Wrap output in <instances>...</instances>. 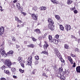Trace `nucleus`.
Returning <instances> with one entry per match:
<instances>
[{
	"label": "nucleus",
	"instance_id": "56",
	"mask_svg": "<svg viewBox=\"0 0 80 80\" xmlns=\"http://www.w3.org/2000/svg\"><path fill=\"white\" fill-rule=\"evenodd\" d=\"M38 39L39 40H41L42 39V38L41 36L40 37H39L38 38Z\"/></svg>",
	"mask_w": 80,
	"mask_h": 80
},
{
	"label": "nucleus",
	"instance_id": "41",
	"mask_svg": "<svg viewBox=\"0 0 80 80\" xmlns=\"http://www.w3.org/2000/svg\"><path fill=\"white\" fill-rule=\"evenodd\" d=\"M16 6L17 7H20V3L19 2H18V3H16Z\"/></svg>",
	"mask_w": 80,
	"mask_h": 80
},
{
	"label": "nucleus",
	"instance_id": "17",
	"mask_svg": "<svg viewBox=\"0 0 80 80\" xmlns=\"http://www.w3.org/2000/svg\"><path fill=\"white\" fill-rule=\"evenodd\" d=\"M41 53H43L44 54H45L46 55H47V56H48V52L46 51H42Z\"/></svg>",
	"mask_w": 80,
	"mask_h": 80
},
{
	"label": "nucleus",
	"instance_id": "35",
	"mask_svg": "<svg viewBox=\"0 0 80 80\" xmlns=\"http://www.w3.org/2000/svg\"><path fill=\"white\" fill-rule=\"evenodd\" d=\"M35 60H39V56L38 55H36L35 57Z\"/></svg>",
	"mask_w": 80,
	"mask_h": 80
},
{
	"label": "nucleus",
	"instance_id": "27",
	"mask_svg": "<svg viewBox=\"0 0 80 80\" xmlns=\"http://www.w3.org/2000/svg\"><path fill=\"white\" fill-rule=\"evenodd\" d=\"M72 2V1L71 0H68V2H67V4L68 5H70V4H71Z\"/></svg>",
	"mask_w": 80,
	"mask_h": 80
},
{
	"label": "nucleus",
	"instance_id": "23",
	"mask_svg": "<svg viewBox=\"0 0 80 80\" xmlns=\"http://www.w3.org/2000/svg\"><path fill=\"white\" fill-rule=\"evenodd\" d=\"M52 38V36L51 35H49L48 39H49V41H50V42H51V41H52V40H53Z\"/></svg>",
	"mask_w": 80,
	"mask_h": 80
},
{
	"label": "nucleus",
	"instance_id": "18",
	"mask_svg": "<svg viewBox=\"0 0 80 80\" xmlns=\"http://www.w3.org/2000/svg\"><path fill=\"white\" fill-rule=\"evenodd\" d=\"M76 69L77 72H78V73H80V66L77 67Z\"/></svg>",
	"mask_w": 80,
	"mask_h": 80
},
{
	"label": "nucleus",
	"instance_id": "57",
	"mask_svg": "<svg viewBox=\"0 0 80 80\" xmlns=\"http://www.w3.org/2000/svg\"><path fill=\"white\" fill-rule=\"evenodd\" d=\"M20 46L19 45H16V48H19Z\"/></svg>",
	"mask_w": 80,
	"mask_h": 80
},
{
	"label": "nucleus",
	"instance_id": "59",
	"mask_svg": "<svg viewBox=\"0 0 80 80\" xmlns=\"http://www.w3.org/2000/svg\"><path fill=\"white\" fill-rule=\"evenodd\" d=\"M15 20H19V19L17 17H16L15 18Z\"/></svg>",
	"mask_w": 80,
	"mask_h": 80
},
{
	"label": "nucleus",
	"instance_id": "12",
	"mask_svg": "<svg viewBox=\"0 0 80 80\" xmlns=\"http://www.w3.org/2000/svg\"><path fill=\"white\" fill-rule=\"evenodd\" d=\"M34 32H36L37 33L40 34L41 33V31H40V29L38 28L34 30Z\"/></svg>",
	"mask_w": 80,
	"mask_h": 80
},
{
	"label": "nucleus",
	"instance_id": "25",
	"mask_svg": "<svg viewBox=\"0 0 80 80\" xmlns=\"http://www.w3.org/2000/svg\"><path fill=\"white\" fill-rule=\"evenodd\" d=\"M48 47V45H46V44H44L43 47L44 50H47Z\"/></svg>",
	"mask_w": 80,
	"mask_h": 80
},
{
	"label": "nucleus",
	"instance_id": "2",
	"mask_svg": "<svg viewBox=\"0 0 80 80\" xmlns=\"http://www.w3.org/2000/svg\"><path fill=\"white\" fill-rule=\"evenodd\" d=\"M5 63L6 64V65L7 66H8V67H10V66L12 65V62H11V61L10 60L8 59H7L5 62Z\"/></svg>",
	"mask_w": 80,
	"mask_h": 80
},
{
	"label": "nucleus",
	"instance_id": "20",
	"mask_svg": "<svg viewBox=\"0 0 80 80\" xmlns=\"http://www.w3.org/2000/svg\"><path fill=\"white\" fill-rule=\"evenodd\" d=\"M20 63L21 67H22V68H25V64H24L25 62L22 61V62H20Z\"/></svg>",
	"mask_w": 80,
	"mask_h": 80
},
{
	"label": "nucleus",
	"instance_id": "10",
	"mask_svg": "<svg viewBox=\"0 0 80 80\" xmlns=\"http://www.w3.org/2000/svg\"><path fill=\"white\" fill-rule=\"evenodd\" d=\"M32 17L33 20H37V18H38V17L37 16L34 14H32Z\"/></svg>",
	"mask_w": 80,
	"mask_h": 80
},
{
	"label": "nucleus",
	"instance_id": "44",
	"mask_svg": "<svg viewBox=\"0 0 80 80\" xmlns=\"http://www.w3.org/2000/svg\"><path fill=\"white\" fill-rule=\"evenodd\" d=\"M37 7L36 6L34 8H33V10H34L35 12L37 10Z\"/></svg>",
	"mask_w": 80,
	"mask_h": 80
},
{
	"label": "nucleus",
	"instance_id": "33",
	"mask_svg": "<svg viewBox=\"0 0 80 80\" xmlns=\"http://www.w3.org/2000/svg\"><path fill=\"white\" fill-rule=\"evenodd\" d=\"M42 76H43L44 77H46V78H48V76L47 75V74H46V73H42Z\"/></svg>",
	"mask_w": 80,
	"mask_h": 80
},
{
	"label": "nucleus",
	"instance_id": "29",
	"mask_svg": "<svg viewBox=\"0 0 80 80\" xmlns=\"http://www.w3.org/2000/svg\"><path fill=\"white\" fill-rule=\"evenodd\" d=\"M59 60L61 61L62 63H64L65 62V60H64L62 57L61 58H59Z\"/></svg>",
	"mask_w": 80,
	"mask_h": 80
},
{
	"label": "nucleus",
	"instance_id": "46",
	"mask_svg": "<svg viewBox=\"0 0 80 80\" xmlns=\"http://www.w3.org/2000/svg\"><path fill=\"white\" fill-rule=\"evenodd\" d=\"M4 49H5V47H2L0 49V50H1L0 51H2L3 50H4Z\"/></svg>",
	"mask_w": 80,
	"mask_h": 80
},
{
	"label": "nucleus",
	"instance_id": "11",
	"mask_svg": "<svg viewBox=\"0 0 80 80\" xmlns=\"http://www.w3.org/2000/svg\"><path fill=\"white\" fill-rule=\"evenodd\" d=\"M51 42H53L55 44H58V41L57 39H53L52 40Z\"/></svg>",
	"mask_w": 80,
	"mask_h": 80
},
{
	"label": "nucleus",
	"instance_id": "28",
	"mask_svg": "<svg viewBox=\"0 0 80 80\" xmlns=\"http://www.w3.org/2000/svg\"><path fill=\"white\" fill-rule=\"evenodd\" d=\"M48 21L49 23H50V25H52V24H53L54 23V22H53V20H48Z\"/></svg>",
	"mask_w": 80,
	"mask_h": 80
},
{
	"label": "nucleus",
	"instance_id": "51",
	"mask_svg": "<svg viewBox=\"0 0 80 80\" xmlns=\"http://www.w3.org/2000/svg\"><path fill=\"white\" fill-rule=\"evenodd\" d=\"M0 80H7V79L4 78H2L0 79Z\"/></svg>",
	"mask_w": 80,
	"mask_h": 80
},
{
	"label": "nucleus",
	"instance_id": "26",
	"mask_svg": "<svg viewBox=\"0 0 80 80\" xmlns=\"http://www.w3.org/2000/svg\"><path fill=\"white\" fill-rule=\"evenodd\" d=\"M28 47H29L30 48H34V45L33 44H31L29 45H28L27 46Z\"/></svg>",
	"mask_w": 80,
	"mask_h": 80
},
{
	"label": "nucleus",
	"instance_id": "50",
	"mask_svg": "<svg viewBox=\"0 0 80 80\" xmlns=\"http://www.w3.org/2000/svg\"><path fill=\"white\" fill-rule=\"evenodd\" d=\"M74 13L75 14H77L78 13V11L77 10H75L74 11H73Z\"/></svg>",
	"mask_w": 80,
	"mask_h": 80
},
{
	"label": "nucleus",
	"instance_id": "61",
	"mask_svg": "<svg viewBox=\"0 0 80 80\" xmlns=\"http://www.w3.org/2000/svg\"><path fill=\"white\" fill-rule=\"evenodd\" d=\"M18 22L19 23H22V21L21 20H18Z\"/></svg>",
	"mask_w": 80,
	"mask_h": 80
},
{
	"label": "nucleus",
	"instance_id": "22",
	"mask_svg": "<svg viewBox=\"0 0 80 80\" xmlns=\"http://www.w3.org/2000/svg\"><path fill=\"white\" fill-rule=\"evenodd\" d=\"M18 60L19 63H21V62H22V60H23L22 58L21 57H19L18 58Z\"/></svg>",
	"mask_w": 80,
	"mask_h": 80
},
{
	"label": "nucleus",
	"instance_id": "16",
	"mask_svg": "<svg viewBox=\"0 0 80 80\" xmlns=\"http://www.w3.org/2000/svg\"><path fill=\"white\" fill-rule=\"evenodd\" d=\"M58 78H59L61 80H65V77L64 76H60L59 77H58Z\"/></svg>",
	"mask_w": 80,
	"mask_h": 80
},
{
	"label": "nucleus",
	"instance_id": "7",
	"mask_svg": "<svg viewBox=\"0 0 80 80\" xmlns=\"http://www.w3.org/2000/svg\"><path fill=\"white\" fill-rule=\"evenodd\" d=\"M68 59L69 61L71 64H73V59L71 58V57L70 56H68Z\"/></svg>",
	"mask_w": 80,
	"mask_h": 80
},
{
	"label": "nucleus",
	"instance_id": "43",
	"mask_svg": "<svg viewBox=\"0 0 80 80\" xmlns=\"http://www.w3.org/2000/svg\"><path fill=\"white\" fill-rule=\"evenodd\" d=\"M5 69V66H3L1 68V69L2 70H4Z\"/></svg>",
	"mask_w": 80,
	"mask_h": 80
},
{
	"label": "nucleus",
	"instance_id": "19",
	"mask_svg": "<svg viewBox=\"0 0 80 80\" xmlns=\"http://www.w3.org/2000/svg\"><path fill=\"white\" fill-rule=\"evenodd\" d=\"M14 52L13 50H10L8 52H7V54L8 55H13V54Z\"/></svg>",
	"mask_w": 80,
	"mask_h": 80
},
{
	"label": "nucleus",
	"instance_id": "53",
	"mask_svg": "<svg viewBox=\"0 0 80 80\" xmlns=\"http://www.w3.org/2000/svg\"><path fill=\"white\" fill-rule=\"evenodd\" d=\"M4 44H5V43H4V42H3L2 45H0V47H4Z\"/></svg>",
	"mask_w": 80,
	"mask_h": 80
},
{
	"label": "nucleus",
	"instance_id": "8",
	"mask_svg": "<svg viewBox=\"0 0 80 80\" xmlns=\"http://www.w3.org/2000/svg\"><path fill=\"white\" fill-rule=\"evenodd\" d=\"M0 52L1 55H2V57H6V53L5 50L0 51Z\"/></svg>",
	"mask_w": 80,
	"mask_h": 80
},
{
	"label": "nucleus",
	"instance_id": "14",
	"mask_svg": "<svg viewBox=\"0 0 80 80\" xmlns=\"http://www.w3.org/2000/svg\"><path fill=\"white\" fill-rule=\"evenodd\" d=\"M64 47L65 49H67V50H68L70 48L69 47V45L67 44H65L64 45Z\"/></svg>",
	"mask_w": 80,
	"mask_h": 80
},
{
	"label": "nucleus",
	"instance_id": "24",
	"mask_svg": "<svg viewBox=\"0 0 80 80\" xmlns=\"http://www.w3.org/2000/svg\"><path fill=\"white\" fill-rule=\"evenodd\" d=\"M60 29L61 30L64 31V27L63 26V25H60Z\"/></svg>",
	"mask_w": 80,
	"mask_h": 80
},
{
	"label": "nucleus",
	"instance_id": "39",
	"mask_svg": "<svg viewBox=\"0 0 80 80\" xmlns=\"http://www.w3.org/2000/svg\"><path fill=\"white\" fill-rule=\"evenodd\" d=\"M59 72L63 71V68H62V67H60L59 68Z\"/></svg>",
	"mask_w": 80,
	"mask_h": 80
},
{
	"label": "nucleus",
	"instance_id": "52",
	"mask_svg": "<svg viewBox=\"0 0 80 80\" xmlns=\"http://www.w3.org/2000/svg\"><path fill=\"white\" fill-rule=\"evenodd\" d=\"M45 44L44 45H48V46H49V45L48 44V42H47V41H45Z\"/></svg>",
	"mask_w": 80,
	"mask_h": 80
},
{
	"label": "nucleus",
	"instance_id": "32",
	"mask_svg": "<svg viewBox=\"0 0 80 80\" xmlns=\"http://www.w3.org/2000/svg\"><path fill=\"white\" fill-rule=\"evenodd\" d=\"M31 38H32V41L33 42H36V41H37V39H35L34 37L33 36L31 37Z\"/></svg>",
	"mask_w": 80,
	"mask_h": 80
},
{
	"label": "nucleus",
	"instance_id": "4",
	"mask_svg": "<svg viewBox=\"0 0 80 80\" xmlns=\"http://www.w3.org/2000/svg\"><path fill=\"white\" fill-rule=\"evenodd\" d=\"M65 74L64 72L61 71L59 72H56L55 74V76L57 77H60V76H63Z\"/></svg>",
	"mask_w": 80,
	"mask_h": 80
},
{
	"label": "nucleus",
	"instance_id": "5",
	"mask_svg": "<svg viewBox=\"0 0 80 80\" xmlns=\"http://www.w3.org/2000/svg\"><path fill=\"white\" fill-rule=\"evenodd\" d=\"M5 29V28L3 27H1V28L0 27V35H3V33H4V30Z\"/></svg>",
	"mask_w": 80,
	"mask_h": 80
},
{
	"label": "nucleus",
	"instance_id": "13",
	"mask_svg": "<svg viewBox=\"0 0 80 80\" xmlns=\"http://www.w3.org/2000/svg\"><path fill=\"white\" fill-rule=\"evenodd\" d=\"M65 73L66 75V77H68L70 75V70L68 69L67 70H65Z\"/></svg>",
	"mask_w": 80,
	"mask_h": 80
},
{
	"label": "nucleus",
	"instance_id": "34",
	"mask_svg": "<svg viewBox=\"0 0 80 80\" xmlns=\"http://www.w3.org/2000/svg\"><path fill=\"white\" fill-rule=\"evenodd\" d=\"M55 17L57 20H59L60 19V16L58 15H56Z\"/></svg>",
	"mask_w": 80,
	"mask_h": 80
},
{
	"label": "nucleus",
	"instance_id": "62",
	"mask_svg": "<svg viewBox=\"0 0 80 80\" xmlns=\"http://www.w3.org/2000/svg\"><path fill=\"white\" fill-rule=\"evenodd\" d=\"M55 1V0H51V2H52L53 3H54Z\"/></svg>",
	"mask_w": 80,
	"mask_h": 80
},
{
	"label": "nucleus",
	"instance_id": "47",
	"mask_svg": "<svg viewBox=\"0 0 80 80\" xmlns=\"http://www.w3.org/2000/svg\"><path fill=\"white\" fill-rule=\"evenodd\" d=\"M71 38H75V39H77V38L75 37V36L73 35H71Z\"/></svg>",
	"mask_w": 80,
	"mask_h": 80
},
{
	"label": "nucleus",
	"instance_id": "48",
	"mask_svg": "<svg viewBox=\"0 0 80 80\" xmlns=\"http://www.w3.org/2000/svg\"><path fill=\"white\" fill-rule=\"evenodd\" d=\"M58 1L55 0L53 3H54V4H58Z\"/></svg>",
	"mask_w": 80,
	"mask_h": 80
},
{
	"label": "nucleus",
	"instance_id": "31",
	"mask_svg": "<svg viewBox=\"0 0 80 80\" xmlns=\"http://www.w3.org/2000/svg\"><path fill=\"white\" fill-rule=\"evenodd\" d=\"M11 38L12 40V41L13 42H15V41H16V39H15V37H14V36H12Z\"/></svg>",
	"mask_w": 80,
	"mask_h": 80
},
{
	"label": "nucleus",
	"instance_id": "58",
	"mask_svg": "<svg viewBox=\"0 0 80 80\" xmlns=\"http://www.w3.org/2000/svg\"><path fill=\"white\" fill-rule=\"evenodd\" d=\"M13 78H16L17 79V76H15V75H13Z\"/></svg>",
	"mask_w": 80,
	"mask_h": 80
},
{
	"label": "nucleus",
	"instance_id": "21",
	"mask_svg": "<svg viewBox=\"0 0 80 80\" xmlns=\"http://www.w3.org/2000/svg\"><path fill=\"white\" fill-rule=\"evenodd\" d=\"M46 9V7H41L40 8V10H42V11H44V10H45Z\"/></svg>",
	"mask_w": 80,
	"mask_h": 80
},
{
	"label": "nucleus",
	"instance_id": "37",
	"mask_svg": "<svg viewBox=\"0 0 80 80\" xmlns=\"http://www.w3.org/2000/svg\"><path fill=\"white\" fill-rule=\"evenodd\" d=\"M74 50L75 52H79V49H78L77 48H74Z\"/></svg>",
	"mask_w": 80,
	"mask_h": 80
},
{
	"label": "nucleus",
	"instance_id": "49",
	"mask_svg": "<svg viewBox=\"0 0 80 80\" xmlns=\"http://www.w3.org/2000/svg\"><path fill=\"white\" fill-rule=\"evenodd\" d=\"M59 35H58V34H57L56 35L55 37L57 38V39H58V38H59Z\"/></svg>",
	"mask_w": 80,
	"mask_h": 80
},
{
	"label": "nucleus",
	"instance_id": "9",
	"mask_svg": "<svg viewBox=\"0 0 80 80\" xmlns=\"http://www.w3.org/2000/svg\"><path fill=\"white\" fill-rule=\"evenodd\" d=\"M48 28L51 30H54V29H55L54 26L52 24H49L48 26Z\"/></svg>",
	"mask_w": 80,
	"mask_h": 80
},
{
	"label": "nucleus",
	"instance_id": "40",
	"mask_svg": "<svg viewBox=\"0 0 80 80\" xmlns=\"http://www.w3.org/2000/svg\"><path fill=\"white\" fill-rule=\"evenodd\" d=\"M35 72H36V71L35 70H33L32 72L31 73V74L32 75H35Z\"/></svg>",
	"mask_w": 80,
	"mask_h": 80
},
{
	"label": "nucleus",
	"instance_id": "42",
	"mask_svg": "<svg viewBox=\"0 0 80 80\" xmlns=\"http://www.w3.org/2000/svg\"><path fill=\"white\" fill-rule=\"evenodd\" d=\"M70 55L72 57H77L75 55L72 54V53H71L70 54Z\"/></svg>",
	"mask_w": 80,
	"mask_h": 80
},
{
	"label": "nucleus",
	"instance_id": "60",
	"mask_svg": "<svg viewBox=\"0 0 80 80\" xmlns=\"http://www.w3.org/2000/svg\"><path fill=\"white\" fill-rule=\"evenodd\" d=\"M47 35V33H45L44 35V37H46Z\"/></svg>",
	"mask_w": 80,
	"mask_h": 80
},
{
	"label": "nucleus",
	"instance_id": "1",
	"mask_svg": "<svg viewBox=\"0 0 80 80\" xmlns=\"http://www.w3.org/2000/svg\"><path fill=\"white\" fill-rule=\"evenodd\" d=\"M54 52L56 54V55L57 56V57H58L59 59L62 57V56H61V54L60 53V52H59L58 50V49H54Z\"/></svg>",
	"mask_w": 80,
	"mask_h": 80
},
{
	"label": "nucleus",
	"instance_id": "3",
	"mask_svg": "<svg viewBox=\"0 0 80 80\" xmlns=\"http://www.w3.org/2000/svg\"><path fill=\"white\" fill-rule=\"evenodd\" d=\"M27 63L28 65L30 66L32 65V56H30L29 57Z\"/></svg>",
	"mask_w": 80,
	"mask_h": 80
},
{
	"label": "nucleus",
	"instance_id": "54",
	"mask_svg": "<svg viewBox=\"0 0 80 80\" xmlns=\"http://www.w3.org/2000/svg\"><path fill=\"white\" fill-rule=\"evenodd\" d=\"M76 66V64H75V62H74L73 65H72V67L75 68Z\"/></svg>",
	"mask_w": 80,
	"mask_h": 80
},
{
	"label": "nucleus",
	"instance_id": "64",
	"mask_svg": "<svg viewBox=\"0 0 80 80\" xmlns=\"http://www.w3.org/2000/svg\"><path fill=\"white\" fill-rule=\"evenodd\" d=\"M24 44H27V41H24Z\"/></svg>",
	"mask_w": 80,
	"mask_h": 80
},
{
	"label": "nucleus",
	"instance_id": "6",
	"mask_svg": "<svg viewBox=\"0 0 80 80\" xmlns=\"http://www.w3.org/2000/svg\"><path fill=\"white\" fill-rule=\"evenodd\" d=\"M70 28H71V27L68 24H66L65 27V29H66V30H67L68 32V30H70Z\"/></svg>",
	"mask_w": 80,
	"mask_h": 80
},
{
	"label": "nucleus",
	"instance_id": "30",
	"mask_svg": "<svg viewBox=\"0 0 80 80\" xmlns=\"http://www.w3.org/2000/svg\"><path fill=\"white\" fill-rule=\"evenodd\" d=\"M19 72H20L21 73H23L24 72H25V70H22V69L21 68H20L19 69Z\"/></svg>",
	"mask_w": 80,
	"mask_h": 80
},
{
	"label": "nucleus",
	"instance_id": "45",
	"mask_svg": "<svg viewBox=\"0 0 80 80\" xmlns=\"http://www.w3.org/2000/svg\"><path fill=\"white\" fill-rule=\"evenodd\" d=\"M70 9L71 10H72V11H73L74 10L75 11L76 9L74 7L73 8H70Z\"/></svg>",
	"mask_w": 80,
	"mask_h": 80
},
{
	"label": "nucleus",
	"instance_id": "63",
	"mask_svg": "<svg viewBox=\"0 0 80 80\" xmlns=\"http://www.w3.org/2000/svg\"><path fill=\"white\" fill-rule=\"evenodd\" d=\"M39 47H42V44H39Z\"/></svg>",
	"mask_w": 80,
	"mask_h": 80
},
{
	"label": "nucleus",
	"instance_id": "36",
	"mask_svg": "<svg viewBox=\"0 0 80 80\" xmlns=\"http://www.w3.org/2000/svg\"><path fill=\"white\" fill-rule=\"evenodd\" d=\"M18 9L20 11H23V8L22 7H20V6L19 7Z\"/></svg>",
	"mask_w": 80,
	"mask_h": 80
},
{
	"label": "nucleus",
	"instance_id": "15",
	"mask_svg": "<svg viewBox=\"0 0 80 80\" xmlns=\"http://www.w3.org/2000/svg\"><path fill=\"white\" fill-rule=\"evenodd\" d=\"M4 73H6V74H7V75H10V72H9V71L8 70H4Z\"/></svg>",
	"mask_w": 80,
	"mask_h": 80
},
{
	"label": "nucleus",
	"instance_id": "38",
	"mask_svg": "<svg viewBox=\"0 0 80 80\" xmlns=\"http://www.w3.org/2000/svg\"><path fill=\"white\" fill-rule=\"evenodd\" d=\"M16 71V68H12V72H14Z\"/></svg>",
	"mask_w": 80,
	"mask_h": 80
},
{
	"label": "nucleus",
	"instance_id": "55",
	"mask_svg": "<svg viewBox=\"0 0 80 80\" xmlns=\"http://www.w3.org/2000/svg\"><path fill=\"white\" fill-rule=\"evenodd\" d=\"M17 2H18V0H15L13 1V2L14 3H16Z\"/></svg>",
	"mask_w": 80,
	"mask_h": 80
}]
</instances>
